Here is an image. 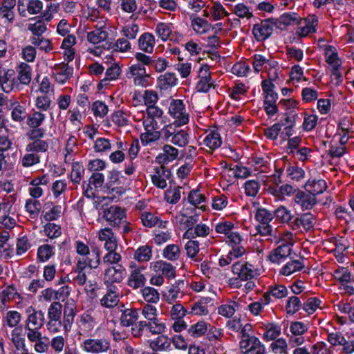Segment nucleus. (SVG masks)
Wrapping results in <instances>:
<instances>
[{
    "label": "nucleus",
    "mask_w": 354,
    "mask_h": 354,
    "mask_svg": "<svg viewBox=\"0 0 354 354\" xmlns=\"http://www.w3.org/2000/svg\"><path fill=\"white\" fill-rule=\"evenodd\" d=\"M100 214L108 224L115 229H119L122 223L125 222L127 218L126 210L118 205H111L109 207H104L102 205L98 208Z\"/></svg>",
    "instance_id": "obj_1"
},
{
    "label": "nucleus",
    "mask_w": 354,
    "mask_h": 354,
    "mask_svg": "<svg viewBox=\"0 0 354 354\" xmlns=\"http://www.w3.org/2000/svg\"><path fill=\"white\" fill-rule=\"evenodd\" d=\"M169 113L174 120L173 124L175 127H181L187 124L189 121V114L187 111L183 100L174 99L171 101L169 107Z\"/></svg>",
    "instance_id": "obj_2"
},
{
    "label": "nucleus",
    "mask_w": 354,
    "mask_h": 354,
    "mask_svg": "<svg viewBox=\"0 0 354 354\" xmlns=\"http://www.w3.org/2000/svg\"><path fill=\"white\" fill-rule=\"evenodd\" d=\"M142 125L145 132L140 134V138L143 146H147L160 140L161 133L158 130L159 126L156 120H153L149 118H143Z\"/></svg>",
    "instance_id": "obj_3"
},
{
    "label": "nucleus",
    "mask_w": 354,
    "mask_h": 354,
    "mask_svg": "<svg viewBox=\"0 0 354 354\" xmlns=\"http://www.w3.org/2000/svg\"><path fill=\"white\" fill-rule=\"evenodd\" d=\"M232 272L242 281L256 279L259 275L257 268L245 261H239L234 263L232 266Z\"/></svg>",
    "instance_id": "obj_4"
},
{
    "label": "nucleus",
    "mask_w": 354,
    "mask_h": 354,
    "mask_svg": "<svg viewBox=\"0 0 354 354\" xmlns=\"http://www.w3.org/2000/svg\"><path fill=\"white\" fill-rule=\"evenodd\" d=\"M274 27L273 18L262 20L253 26L252 35L257 41H263L271 36Z\"/></svg>",
    "instance_id": "obj_5"
},
{
    "label": "nucleus",
    "mask_w": 354,
    "mask_h": 354,
    "mask_svg": "<svg viewBox=\"0 0 354 354\" xmlns=\"http://www.w3.org/2000/svg\"><path fill=\"white\" fill-rule=\"evenodd\" d=\"M150 75L147 73L144 66L138 64H132L127 73L128 79H133V83L136 86L145 87L148 85V79Z\"/></svg>",
    "instance_id": "obj_6"
},
{
    "label": "nucleus",
    "mask_w": 354,
    "mask_h": 354,
    "mask_svg": "<svg viewBox=\"0 0 354 354\" xmlns=\"http://www.w3.org/2000/svg\"><path fill=\"white\" fill-rule=\"evenodd\" d=\"M27 315L25 321V328H41L44 325L45 317L44 313L39 310H37L33 306H30L26 309Z\"/></svg>",
    "instance_id": "obj_7"
},
{
    "label": "nucleus",
    "mask_w": 354,
    "mask_h": 354,
    "mask_svg": "<svg viewBox=\"0 0 354 354\" xmlns=\"http://www.w3.org/2000/svg\"><path fill=\"white\" fill-rule=\"evenodd\" d=\"M83 349L91 353H103L110 348L109 342L105 338L87 339L82 343Z\"/></svg>",
    "instance_id": "obj_8"
},
{
    "label": "nucleus",
    "mask_w": 354,
    "mask_h": 354,
    "mask_svg": "<svg viewBox=\"0 0 354 354\" xmlns=\"http://www.w3.org/2000/svg\"><path fill=\"white\" fill-rule=\"evenodd\" d=\"M0 85L2 90L7 93L18 91L20 88L13 70L3 71V73L0 75Z\"/></svg>",
    "instance_id": "obj_9"
},
{
    "label": "nucleus",
    "mask_w": 354,
    "mask_h": 354,
    "mask_svg": "<svg viewBox=\"0 0 354 354\" xmlns=\"http://www.w3.org/2000/svg\"><path fill=\"white\" fill-rule=\"evenodd\" d=\"M226 243L232 248L230 255L242 257L245 253V248L241 245L243 238L237 232H232L225 238Z\"/></svg>",
    "instance_id": "obj_10"
},
{
    "label": "nucleus",
    "mask_w": 354,
    "mask_h": 354,
    "mask_svg": "<svg viewBox=\"0 0 354 354\" xmlns=\"http://www.w3.org/2000/svg\"><path fill=\"white\" fill-rule=\"evenodd\" d=\"M125 269L120 265L111 266L105 270L104 282L107 287L113 286L114 283H120L124 279Z\"/></svg>",
    "instance_id": "obj_11"
},
{
    "label": "nucleus",
    "mask_w": 354,
    "mask_h": 354,
    "mask_svg": "<svg viewBox=\"0 0 354 354\" xmlns=\"http://www.w3.org/2000/svg\"><path fill=\"white\" fill-rule=\"evenodd\" d=\"M130 268H131V270L127 281L128 286L133 289H138L143 287L146 282V278L141 272L143 268L136 266L134 263L131 264Z\"/></svg>",
    "instance_id": "obj_12"
},
{
    "label": "nucleus",
    "mask_w": 354,
    "mask_h": 354,
    "mask_svg": "<svg viewBox=\"0 0 354 354\" xmlns=\"http://www.w3.org/2000/svg\"><path fill=\"white\" fill-rule=\"evenodd\" d=\"M184 282L183 281H176L167 291L162 294L163 299L169 304H174L178 299H181L183 295V288Z\"/></svg>",
    "instance_id": "obj_13"
},
{
    "label": "nucleus",
    "mask_w": 354,
    "mask_h": 354,
    "mask_svg": "<svg viewBox=\"0 0 354 354\" xmlns=\"http://www.w3.org/2000/svg\"><path fill=\"white\" fill-rule=\"evenodd\" d=\"M162 152L156 157V162L159 165L168 164L178 158V150L174 147L165 144L162 146Z\"/></svg>",
    "instance_id": "obj_14"
},
{
    "label": "nucleus",
    "mask_w": 354,
    "mask_h": 354,
    "mask_svg": "<svg viewBox=\"0 0 354 354\" xmlns=\"http://www.w3.org/2000/svg\"><path fill=\"white\" fill-rule=\"evenodd\" d=\"M119 301V289L116 286H109L107 287L105 295L100 299V304L104 308H112L116 306Z\"/></svg>",
    "instance_id": "obj_15"
},
{
    "label": "nucleus",
    "mask_w": 354,
    "mask_h": 354,
    "mask_svg": "<svg viewBox=\"0 0 354 354\" xmlns=\"http://www.w3.org/2000/svg\"><path fill=\"white\" fill-rule=\"evenodd\" d=\"M155 174L151 176V181L153 184L158 188L165 189L167 187V180L171 176L170 171L164 166L160 165L154 169Z\"/></svg>",
    "instance_id": "obj_16"
},
{
    "label": "nucleus",
    "mask_w": 354,
    "mask_h": 354,
    "mask_svg": "<svg viewBox=\"0 0 354 354\" xmlns=\"http://www.w3.org/2000/svg\"><path fill=\"white\" fill-rule=\"evenodd\" d=\"M316 219L311 213H304L299 215L292 223V229L298 230L302 227L305 230H310L315 224Z\"/></svg>",
    "instance_id": "obj_17"
},
{
    "label": "nucleus",
    "mask_w": 354,
    "mask_h": 354,
    "mask_svg": "<svg viewBox=\"0 0 354 354\" xmlns=\"http://www.w3.org/2000/svg\"><path fill=\"white\" fill-rule=\"evenodd\" d=\"M294 201L303 210L310 209L317 203L316 197L306 191H298Z\"/></svg>",
    "instance_id": "obj_18"
},
{
    "label": "nucleus",
    "mask_w": 354,
    "mask_h": 354,
    "mask_svg": "<svg viewBox=\"0 0 354 354\" xmlns=\"http://www.w3.org/2000/svg\"><path fill=\"white\" fill-rule=\"evenodd\" d=\"M98 238L101 241L104 242V248L106 250H116L118 248V241L111 228L105 227L98 232Z\"/></svg>",
    "instance_id": "obj_19"
},
{
    "label": "nucleus",
    "mask_w": 354,
    "mask_h": 354,
    "mask_svg": "<svg viewBox=\"0 0 354 354\" xmlns=\"http://www.w3.org/2000/svg\"><path fill=\"white\" fill-rule=\"evenodd\" d=\"M301 20V18L295 12L285 13L278 19L273 18L275 27L280 29L288 26L298 24Z\"/></svg>",
    "instance_id": "obj_20"
},
{
    "label": "nucleus",
    "mask_w": 354,
    "mask_h": 354,
    "mask_svg": "<svg viewBox=\"0 0 354 354\" xmlns=\"http://www.w3.org/2000/svg\"><path fill=\"white\" fill-rule=\"evenodd\" d=\"M178 83V78L174 73L166 72L157 79V86L161 91H168Z\"/></svg>",
    "instance_id": "obj_21"
},
{
    "label": "nucleus",
    "mask_w": 354,
    "mask_h": 354,
    "mask_svg": "<svg viewBox=\"0 0 354 354\" xmlns=\"http://www.w3.org/2000/svg\"><path fill=\"white\" fill-rule=\"evenodd\" d=\"M291 251L288 244H281L270 252L268 259L272 263L279 264L290 254Z\"/></svg>",
    "instance_id": "obj_22"
},
{
    "label": "nucleus",
    "mask_w": 354,
    "mask_h": 354,
    "mask_svg": "<svg viewBox=\"0 0 354 354\" xmlns=\"http://www.w3.org/2000/svg\"><path fill=\"white\" fill-rule=\"evenodd\" d=\"M153 270L156 273L165 276L168 279H173L176 276V268L170 263L160 260L153 263Z\"/></svg>",
    "instance_id": "obj_23"
},
{
    "label": "nucleus",
    "mask_w": 354,
    "mask_h": 354,
    "mask_svg": "<svg viewBox=\"0 0 354 354\" xmlns=\"http://www.w3.org/2000/svg\"><path fill=\"white\" fill-rule=\"evenodd\" d=\"M304 188L306 192H310L315 197L316 195L322 194L327 189V185L325 180L313 178L307 180Z\"/></svg>",
    "instance_id": "obj_24"
},
{
    "label": "nucleus",
    "mask_w": 354,
    "mask_h": 354,
    "mask_svg": "<svg viewBox=\"0 0 354 354\" xmlns=\"http://www.w3.org/2000/svg\"><path fill=\"white\" fill-rule=\"evenodd\" d=\"M210 233L208 225L204 223H198L194 228L186 230L183 234V239H193L196 237H206Z\"/></svg>",
    "instance_id": "obj_25"
},
{
    "label": "nucleus",
    "mask_w": 354,
    "mask_h": 354,
    "mask_svg": "<svg viewBox=\"0 0 354 354\" xmlns=\"http://www.w3.org/2000/svg\"><path fill=\"white\" fill-rule=\"evenodd\" d=\"M8 338L16 351H19L26 348V339L21 327L14 328L11 331L10 336H8Z\"/></svg>",
    "instance_id": "obj_26"
},
{
    "label": "nucleus",
    "mask_w": 354,
    "mask_h": 354,
    "mask_svg": "<svg viewBox=\"0 0 354 354\" xmlns=\"http://www.w3.org/2000/svg\"><path fill=\"white\" fill-rule=\"evenodd\" d=\"M73 72V67L67 64H62L55 66L54 77L57 82L64 84L71 77Z\"/></svg>",
    "instance_id": "obj_27"
},
{
    "label": "nucleus",
    "mask_w": 354,
    "mask_h": 354,
    "mask_svg": "<svg viewBox=\"0 0 354 354\" xmlns=\"http://www.w3.org/2000/svg\"><path fill=\"white\" fill-rule=\"evenodd\" d=\"M17 76L16 79L21 84L28 85L32 80V69L30 66L26 63H21L17 68Z\"/></svg>",
    "instance_id": "obj_28"
},
{
    "label": "nucleus",
    "mask_w": 354,
    "mask_h": 354,
    "mask_svg": "<svg viewBox=\"0 0 354 354\" xmlns=\"http://www.w3.org/2000/svg\"><path fill=\"white\" fill-rule=\"evenodd\" d=\"M262 344L259 339L254 335L245 336L239 343L240 349L243 354H248Z\"/></svg>",
    "instance_id": "obj_29"
},
{
    "label": "nucleus",
    "mask_w": 354,
    "mask_h": 354,
    "mask_svg": "<svg viewBox=\"0 0 354 354\" xmlns=\"http://www.w3.org/2000/svg\"><path fill=\"white\" fill-rule=\"evenodd\" d=\"M138 310L136 308H127L122 310L120 319V324L125 327L133 326L138 319Z\"/></svg>",
    "instance_id": "obj_30"
},
{
    "label": "nucleus",
    "mask_w": 354,
    "mask_h": 354,
    "mask_svg": "<svg viewBox=\"0 0 354 354\" xmlns=\"http://www.w3.org/2000/svg\"><path fill=\"white\" fill-rule=\"evenodd\" d=\"M156 44V39L153 34L150 32L143 33L138 39L139 48L148 53H151Z\"/></svg>",
    "instance_id": "obj_31"
},
{
    "label": "nucleus",
    "mask_w": 354,
    "mask_h": 354,
    "mask_svg": "<svg viewBox=\"0 0 354 354\" xmlns=\"http://www.w3.org/2000/svg\"><path fill=\"white\" fill-rule=\"evenodd\" d=\"M121 73V68L117 64H113L109 66L105 73L106 77L102 79L98 84L97 87L99 89L102 88L104 86H107L110 81L115 80L118 78Z\"/></svg>",
    "instance_id": "obj_32"
},
{
    "label": "nucleus",
    "mask_w": 354,
    "mask_h": 354,
    "mask_svg": "<svg viewBox=\"0 0 354 354\" xmlns=\"http://www.w3.org/2000/svg\"><path fill=\"white\" fill-rule=\"evenodd\" d=\"M49 144L46 140H35L29 142L25 149L26 152H32L41 158L43 153L48 151Z\"/></svg>",
    "instance_id": "obj_33"
},
{
    "label": "nucleus",
    "mask_w": 354,
    "mask_h": 354,
    "mask_svg": "<svg viewBox=\"0 0 354 354\" xmlns=\"http://www.w3.org/2000/svg\"><path fill=\"white\" fill-rule=\"evenodd\" d=\"M149 347L155 352L166 351L171 347V341L167 336L160 335L149 341Z\"/></svg>",
    "instance_id": "obj_34"
},
{
    "label": "nucleus",
    "mask_w": 354,
    "mask_h": 354,
    "mask_svg": "<svg viewBox=\"0 0 354 354\" xmlns=\"http://www.w3.org/2000/svg\"><path fill=\"white\" fill-rule=\"evenodd\" d=\"M306 24L304 27L297 28V32L301 37H306L310 33L316 32V27L318 24L317 17L315 15H309L306 19Z\"/></svg>",
    "instance_id": "obj_35"
},
{
    "label": "nucleus",
    "mask_w": 354,
    "mask_h": 354,
    "mask_svg": "<svg viewBox=\"0 0 354 354\" xmlns=\"http://www.w3.org/2000/svg\"><path fill=\"white\" fill-rule=\"evenodd\" d=\"M46 118L44 113L32 109L27 116L26 124L28 127H41Z\"/></svg>",
    "instance_id": "obj_36"
},
{
    "label": "nucleus",
    "mask_w": 354,
    "mask_h": 354,
    "mask_svg": "<svg viewBox=\"0 0 354 354\" xmlns=\"http://www.w3.org/2000/svg\"><path fill=\"white\" fill-rule=\"evenodd\" d=\"M11 206L3 205V208H0V223L6 228L12 229L16 225V220L10 216Z\"/></svg>",
    "instance_id": "obj_37"
},
{
    "label": "nucleus",
    "mask_w": 354,
    "mask_h": 354,
    "mask_svg": "<svg viewBox=\"0 0 354 354\" xmlns=\"http://www.w3.org/2000/svg\"><path fill=\"white\" fill-rule=\"evenodd\" d=\"M261 87L264 94V102H272L277 100L278 95L274 91V85L270 80H265L262 81Z\"/></svg>",
    "instance_id": "obj_38"
},
{
    "label": "nucleus",
    "mask_w": 354,
    "mask_h": 354,
    "mask_svg": "<svg viewBox=\"0 0 354 354\" xmlns=\"http://www.w3.org/2000/svg\"><path fill=\"white\" fill-rule=\"evenodd\" d=\"M203 142L210 149V151L212 152L221 147L222 144L221 135L216 131H212L207 135Z\"/></svg>",
    "instance_id": "obj_39"
},
{
    "label": "nucleus",
    "mask_w": 354,
    "mask_h": 354,
    "mask_svg": "<svg viewBox=\"0 0 354 354\" xmlns=\"http://www.w3.org/2000/svg\"><path fill=\"white\" fill-rule=\"evenodd\" d=\"M324 55L326 62L332 67H340L341 62L338 58L336 48L330 45L325 46Z\"/></svg>",
    "instance_id": "obj_40"
},
{
    "label": "nucleus",
    "mask_w": 354,
    "mask_h": 354,
    "mask_svg": "<svg viewBox=\"0 0 354 354\" xmlns=\"http://www.w3.org/2000/svg\"><path fill=\"white\" fill-rule=\"evenodd\" d=\"M140 218L142 224L146 227L151 228L157 225L159 222V227H165L162 222L160 221V218L149 212H143L141 213Z\"/></svg>",
    "instance_id": "obj_41"
},
{
    "label": "nucleus",
    "mask_w": 354,
    "mask_h": 354,
    "mask_svg": "<svg viewBox=\"0 0 354 354\" xmlns=\"http://www.w3.org/2000/svg\"><path fill=\"white\" fill-rule=\"evenodd\" d=\"M155 31L162 41H166L173 32V25L169 23L159 22L156 24Z\"/></svg>",
    "instance_id": "obj_42"
},
{
    "label": "nucleus",
    "mask_w": 354,
    "mask_h": 354,
    "mask_svg": "<svg viewBox=\"0 0 354 354\" xmlns=\"http://www.w3.org/2000/svg\"><path fill=\"white\" fill-rule=\"evenodd\" d=\"M274 216L281 223H287L292 227V223L294 220L293 216L290 210H288L286 207L281 205L277 207L274 212Z\"/></svg>",
    "instance_id": "obj_43"
},
{
    "label": "nucleus",
    "mask_w": 354,
    "mask_h": 354,
    "mask_svg": "<svg viewBox=\"0 0 354 354\" xmlns=\"http://www.w3.org/2000/svg\"><path fill=\"white\" fill-rule=\"evenodd\" d=\"M25 207L29 214V216L32 219H36L40 213L41 204L37 199L29 198L26 201Z\"/></svg>",
    "instance_id": "obj_44"
},
{
    "label": "nucleus",
    "mask_w": 354,
    "mask_h": 354,
    "mask_svg": "<svg viewBox=\"0 0 354 354\" xmlns=\"http://www.w3.org/2000/svg\"><path fill=\"white\" fill-rule=\"evenodd\" d=\"M62 311L64 315L63 324L64 327L66 328L68 326H71L75 316V304L73 303H66L64 309L62 308Z\"/></svg>",
    "instance_id": "obj_45"
},
{
    "label": "nucleus",
    "mask_w": 354,
    "mask_h": 354,
    "mask_svg": "<svg viewBox=\"0 0 354 354\" xmlns=\"http://www.w3.org/2000/svg\"><path fill=\"white\" fill-rule=\"evenodd\" d=\"M187 200L195 207H198L202 211L205 210V206L204 205L199 206V205L205 201V197L204 194L200 193L198 190H192L188 195Z\"/></svg>",
    "instance_id": "obj_46"
},
{
    "label": "nucleus",
    "mask_w": 354,
    "mask_h": 354,
    "mask_svg": "<svg viewBox=\"0 0 354 354\" xmlns=\"http://www.w3.org/2000/svg\"><path fill=\"white\" fill-rule=\"evenodd\" d=\"M208 324L204 321H200L192 325L187 330L188 334L193 337H199L207 330Z\"/></svg>",
    "instance_id": "obj_47"
},
{
    "label": "nucleus",
    "mask_w": 354,
    "mask_h": 354,
    "mask_svg": "<svg viewBox=\"0 0 354 354\" xmlns=\"http://www.w3.org/2000/svg\"><path fill=\"white\" fill-rule=\"evenodd\" d=\"M141 292L143 299L147 303L156 304L160 300V294L154 288L147 286Z\"/></svg>",
    "instance_id": "obj_48"
},
{
    "label": "nucleus",
    "mask_w": 354,
    "mask_h": 354,
    "mask_svg": "<svg viewBox=\"0 0 354 354\" xmlns=\"http://www.w3.org/2000/svg\"><path fill=\"white\" fill-rule=\"evenodd\" d=\"M31 44L39 48L40 50H44L46 53H48L53 50V44L50 39H46L42 36L40 37H32L30 39Z\"/></svg>",
    "instance_id": "obj_49"
},
{
    "label": "nucleus",
    "mask_w": 354,
    "mask_h": 354,
    "mask_svg": "<svg viewBox=\"0 0 354 354\" xmlns=\"http://www.w3.org/2000/svg\"><path fill=\"white\" fill-rule=\"evenodd\" d=\"M40 162L41 158L39 156L32 152H26L19 160V163L26 168L36 165L40 163Z\"/></svg>",
    "instance_id": "obj_50"
},
{
    "label": "nucleus",
    "mask_w": 354,
    "mask_h": 354,
    "mask_svg": "<svg viewBox=\"0 0 354 354\" xmlns=\"http://www.w3.org/2000/svg\"><path fill=\"white\" fill-rule=\"evenodd\" d=\"M304 267V263L299 260H293L288 262L281 270L280 273L283 275H290L291 274L301 270Z\"/></svg>",
    "instance_id": "obj_51"
},
{
    "label": "nucleus",
    "mask_w": 354,
    "mask_h": 354,
    "mask_svg": "<svg viewBox=\"0 0 354 354\" xmlns=\"http://www.w3.org/2000/svg\"><path fill=\"white\" fill-rule=\"evenodd\" d=\"M151 257V248L148 245H143L138 248L134 253V259L139 262L149 261Z\"/></svg>",
    "instance_id": "obj_52"
},
{
    "label": "nucleus",
    "mask_w": 354,
    "mask_h": 354,
    "mask_svg": "<svg viewBox=\"0 0 354 354\" xmlns=\"http://www.w3.org/2000/svg\"><path fill=\"white\" fill-rule=\"evenodd\" d=\"M16 297H19V295L13 285L6 286L0 293V300L4 306L11 299H15Z\"/></svg>",
    "instance_id": "obj_53"
},
{
    "label": "nucleus",
    "mask_w": 354,
    "mask_h": 354,
    "mask_svg": "<svg viewBox=\"0 0 354 354\" xmlns=\"http://www.w3.org/2000/svg\"><path fill=\"white\" fill-rule=\"evenodd\" d=\"M53 254V247L48 244L42 245L37 249V260L40 262L47 261Z\"/></svg>",
    "instance_id": "obj_54"
},
{
    "label": "nucleus",
    "mask_w": 354,
    "mask_h": 354,
    "mask_svg": "<svg viewBox=\"0 0 354 354\" xmlns=\"http://www.w3.org/2000/svg\"><path fill=\"white\" fill-rule=\"evenodd\" d=\"M334 278L341 284L349 283L352 281L351 274L346 268H339L334 271Z\"/></svg>",
    "instance_id": "obj_55"
},
{
    "label": "nucleus",
    "mask_w": 354,
    "mask_h": 354,
    "mask_svg": "<svg viewBox=\"0 0 354 354\" xmlns=\"http://www.w3.org/2000/svg\"><path fill=\"white\" fill-rule=\"evenodd\" d=\"M189 136L185 131L180 130L176 131L170 141L179 147H184L189 143Z\"/></svg>",
    "instance_id": "obj_56"
},
{
    "label": "nucleus",
    "mask_w": 354,
    "mask_h": 354,
    "mask_svg": "<svg viewBox=\"0 0 354 354\" xmlns=\"http://www.w3.org/2000/svg\"><path fill=\"white\" fill-rule=\"evenodd\" d=\"M62 308V304L59 301L52 302L48 308V319L61 320Z\"/></svg>",
    "instance_id": "obj_57"
},
{
    "label": "nucleus",
    "mask_w": 354,
    "mask_h": 354,
    "mask_svg": "<svg viewBox=\"0 0 354 354\" xmlns=\"http://www.w3.org/2000/svg\"><path fill=\"white\" fill-rule=\"evenodd\" d=\"M88 279L86 272L71 271L67 275V281L73 282L75 285L82 286Z\"/></svg>",
    "instance_id": "obj_58"
},
{
    "label": "nucleus",
    "mask_w": 354,
    "mask_h": 354,
    "mask_svg": "<svg viewBox=\"0 0 354 354\" xmlns=\"http://www.w3.org/2000/svg\"><path fill=\"white\" fill-rule=\"evenodd\" d=\"M85 169L82 165L78 162H73L71 172V179L73 183L79 184L82 178Z\"/></svg>",
    "instance_id": "obj_59"
},
{
    "label": "nucleus",
    "mask_w": 354,
    "mask_h": 354,
    "mask_svg": "<svg viewBox=\"0 0 354 354\" xmlns=\"http://www.w3.org/2000/svg\"><path fill=\"white\" fill-rule=\"evenodd\" d=\"M109 37L107 31L93 30L87 33V40L93 44L106 41Z\"/></svg>",
    "instance_id": "obj_60"
},
{
    "label": "nucleus",
    "mask_w": 354,
    "mask_h": 354,
    "mask_svg": "<svg viewBox=\"0 0 354 354\" xmlns=\"http://www.w3.org/2000/svg\"><path fill=\"white\" fill-rule=\"evenodd\" d=\"M84 258L90 268H97L100 263V251L97 248L92 250L91 252H89Z\"/></svg>",
    "instance_id": "obj_61"
},
{
    "label": "nucleus",
    "mask_w": 354,
    "mask_h": 354,
    "mask_svg": "<svg viewBox=\"0 0 354 354\" xmlns=\"http://www.w3.org/2000/svg\"><path fill=\"white\" fill-rule=\"evenodd\" d=\"M209 326V328H207L206 332L207 339L212 343H216L218 341L221 342L222 338L224 337L223 330L210 325Z\"/></svg>",
    "instance_id": "obj_62"
},
{
    "label": "nucleus",
    "mask_w": 354,
    "mask_h": 354,
    "mask_svg": "<svg viewBox=\"0 0 354 354\" xmlns=\"http://www.w3.org/2000/svg\"><path fill=\"white\" fill-rule=\"evenodd\" d=\"M214 83L212 77L200 78L196 84V89L198 92L207 93L211 88L215 87Z\"/></svg>",
    "instance_id": "obj_63"
},
{
    "label": "nucleus",
    "mask_w": 354,
    "mask_h": 354,
    "mask_svg": "<svg viewBox=\"0 0 354 354\" xmlns=\"http://www.w3.org/2000/svg\"><path fill=\"white\" fill-rule=\"evenodd\" d=\"M180 187H170L165 193V199L170 204H176L180 198Z\"/></svg>",
    "instance_id": "obj_64"
}]
</instances>
